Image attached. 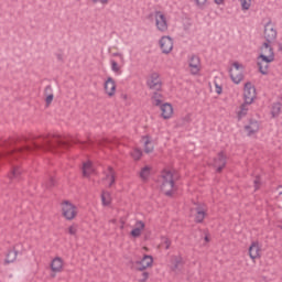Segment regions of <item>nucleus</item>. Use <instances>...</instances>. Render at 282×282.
<instances>
[{
  "instance_id": "bb28decb",
  "label": "nucleus",
  "mask_w": 282,
  "mask_h": 282,
  "mask_svg": "<svg viewBox=\"0 0 282 282\" xmlns=\"http://www.w3.org/2000/svg\"><path fill=\"white\" fill-rule=\"evenodd\" d=\"M250 105L251 104H248V102H243L241 106H240V109L238 110L237 112V116H238V119L241 120V118H246V116H248V111H250Z\"/></svg>"
},
{
  "instance_id": "f257e3e1",
  "label": "nucleus",
  "mask_w": 282,
  "mask_h": 282,
  "mask_svg": "<svg viewBox=\"0 0 282 282\" xmlns=\"http://www.w3.org/2000/svg\"><path fill=\"white\" fill-rule=\"evenodd\" d=\"M74 140L72 138L55 135H46L41 138L39 141L33 142L31 145H24L18 149H10L7 152L1 153V155H12L17 158L19 153H25V151H34V149H43L44 151L56 152V149H69Z\"/></svg>"
},
{
  "instance_id": "e433bc0d",
  "label": "nucleus",
  "mask_w": 282,
  "mask_h": 282,
  "mask_svg": "<svg viewBox=\"0 0 282 282\" xmlns=\"http://www.w3.org/2000/svg\"><path fill=\"white\" fill-rule=\"evenodd\" d=\"M149 276H150L149 272L142 271V273L138 275V282L149 281Z\"/></svg>"
},
{
  "instance_id": "58836bf2",
  "label": "nucleus",
  "mask_w": 282,
  "mask_h": 282,
  "mask_svg": "<svg viewBox=\"0 0 282 282\" xmlns=\"http://www.w3.org/2000/svg\"><path fill=\"white\" fill-rule=\"evenodd\" d=\"M253 184H254V188L256 191H259V188H261V177L260 176H257L253 181Z\"/></svg>"
},
{
  "instance_id": "ddd939ff",
  "label": "nucleus",
  "mask_w": 282,
  "mask_h": 282,
  "mask_svg": "<svg viewBox=\"0 0 282 282\" xmlns=\"http://www.w3.org/2000/svg\"><path fill=\"white\" fill-rule=\"evenodd\" d=\"M159 45L163 54H171L173 52V39L171 36H162Z\"/></svg>"
},
{
  "instance_id": "20e7f679",
  "label": "nucleus",
  "mask_w": 282,
  "mask_h": 282,
  "mask_svg": "<svg viewBox=\"0 0 282 282\" xmlns=\"http://www.w3.org/2000/svg\"><path fill=\"white\" fill-rule=\"evenodd\" d=\"M62 215L67 219V221H72L78 215V207L72 204L69 200H65L62 203Z\"/></svg>"
},
{
  "instance_id": "2eb2a0df",
  "label": "nucleus",
  "mask_w": 282,
  "mask_h": 282,
  "mask_svg": "<svg viewBox=\"0 0 282 282\" xmlns=\"http://www.w3.org/2000/svg\"><path fill=\"white\" fill-rule=\"evenodd\" d=\"M214 166L217 169V173H221L226 167V153L219 152L214 159Z\"/></svg>"
},
{
  "instance_id": "ea45409f",
  "label": "nucleus",
  "mask_w": 282,
  "mask_h": 282,
  "mask_svg": "<svg viewBox=\"0 0 282 282\" xmlns=\"http://www.w3.org/2000/svg\"><path fill=\"white\" fill-rule=\"evenodd\" d=\"M112 56H117L120 59V64L124 65V55L122 53H112Z\"/></svg>"
},
{
  "instance_id": "6e6552de",
  "label": "nucleus",
  "mask_w": 282,
  "mask_h": 282,
  "mask_svg": "<svg viewBox=\"0 0 282 282\" xmlns=\"http://www.w3.org/2000/svg\"><path fill=\"white\" fill-rule=\"evenodd\" d=\"M138 272H144L148 268H153V257L145 254L141 260L134 262Z\"/></svg>"
},
{
  "instance_id": "a19ab883",
  "label": "nucleus",
  "mask_w": 282,
  "mask_h": 282,
  "mask_svg": "<svg viewBox=\"0 0 282 282\" xmlns=\"http://www.w3.org/2000/svg\"><path fill=\"white\" fill-rule=\"evenodd\" d=\"M76 232H78V227H76L75 225H72L70 227H68L69 235H76Z\"/></svg>"
},
{
  "instance_id": "c85d7f7f",
  "label": "nucleus",
  "mask_w": 282,
  "mask_h": 282,
  "mask_svg": "<svg viewBox=\"0 0 282 282\" xmlns=\"http://www.w3.org/2000/svg\"><path fill=\"white\" fill-rule=\"evenodd\" d=\"M91 173H94V164H91V161H87L83 164V175L89 177Z\"/></svg>"
},
{
  "instance_id": "393cba45",
  "label": "nucleus",
  "mask_w": 282,
  "mask_h": 282,
  "mask_svg": "<svg viewBox=\"0 0 282 282\" xmlns=\"http://www.w3.org/2000/svg\"><path fill=\"white\" fill-rule=\"evenodd\" d=\"M141 144L144 147V153H153V141H151V138L149 137H142Z\"/></svg>"
},
{
  "instance_id": "6ab92c4d",
  "label": "nucleus",
  "mask_w": 282,
  "mask_h": 282,
  "mask_svg": "<svg viewBox=\"0 0 282 282\" xmlns=\"http://www.w3.org/2000/svg\"><path fill=\"white\" fill-rule=\"evenodd\" d=\"M105 181L108 182V186H113V184H116V171H113V167L108 166L105 171Z\"/></svg>"
},
{
  "instance_id": "4468645a",
  "label": "nucleus",
  "mask_w": 282,
  "mask_h": 282,
  "mask_svg": "<svg viewBox=\"0 0 282 282\" xmlns=\"http://www.w3.org/2000/svg\"><path fill=\"white\" fill-rule=\"evenodd\" d=\"M206 213H208V207L206 205H198L195 208L194 219L196 224H202L206 219Z\"/></svg>"
},
{
  "instance_id": "dca6fc26",
  "label": "nucleus",
  "mask_w": 282,
  "mask_h": 282,
  "mask_svg": "<svg viewBox=\"0 0 282 282\" xmlns=\"http://www.w3.org/2000/svg\"><path fill=\"white\" fill-rule=\"evenodd\" d=\"M249 257L254 261V259H261V245L259 241L251 242L249 247Z\"/></svg>"
},
{
  "instance_id": "c9c22d12",
  "label": "nucleus",
  "mask_w": 282,
  "mask_h": 282,
  "mask_svg": "<svg viewBox=\"0 0 282 282\" xmlns=\"http://www.w3.org/2000/svg\"><path fill=\"white\" fill-rule=\"evenodd\" d=\"M18 141H19V139H17V138H11L8 141H4V149H10V148L14 147V144H17Z\"/></svg>"
},
{
  "instance_id": "49530a36",
  "label": "nucleus",
  "mask_w": 282,
  "mask_h": 282,
  "mask_svg": "<svg viewBox=\"0 0 282 282\" xmlns=\"http://www.w3.org/2000/svg\"><path fill=\"white\" fill-rule=\"evenodd\" d=\"M84 147L87 148V147H94V141L89 140L88 142H85L84 143Z\"/></svg>"
},
{
  "instance_id": "5fc2aeb1",
  "label": "nucleus",
  "mask_w": 282,
  "mask_h": 282,
  "mask_svg": "<svg viewBox=\"0 0 282 282\" xmlns=\"http://www.w3.org/2000/svg\"><path fill=\"white\" fill-rule=\"evenodd\" d=\"M205 241H208V236L205 237Z\"/></svg>"
},
{
  "instance_id": "3c124183",
  "label": "nucleus",
  "mask_w": 282,
  "mask_h": 282,
  "mask_svg": "<svg viewBox=\"0 0 282 282\" xmlns=\"http://www.w3.org/2000/svg\"><path fill=\"white\" fill-rule=\"evenodd\" d=\"M110 224H118V220L116 218L110 220Z\"/></svg>"
},
{
  "instance_id": "7ed1b4c3",
  "label": "nucleus",
  "mask_w": 282,
  "mask_h": 282,
  "mask_svg": "<svg viewBox=\"0 0 282 282\" xmlns=\"http://www.w3.org/2000/svg\"><path fill=\"white\" fill-rule=\"evenodd\" d=\"M159 182L161 184L160 188L162 193H164V195H166L167 197H171V195H173V189L175 188L173 172H171V170H164L161 173Z\"/></svg>"
},
{
  "instance_id": "a18cd8bd",
  "label": "nucleus",
  "mask_w": 282,
  "mask_h": 282,
  "mask_svg": "<svg viewBox=\"0 0 282 282\" xmlns=\"http://www.w3.org/2000/svg\"><path fill=\"white\" fill-rule=\"evenodd\" d=\"M215 87H216V94L221 95V91H224L221 86H219V84H215Z\"/></svg>"
},
{
  "instance_id": "f3484780",
  "label": "nucleus",
  "mask_w": 282,
  "mask_h": 282,
  "mask_svg": "<svg viewBox=\"0 0 282 282\" xmlns=\"http://www.w3.org/2000/svg\"><path fill=\"white\" fill-rule=\"evenodd\" d=\"M104 89L109 98L116 96V80L112 77H108L104 84Z\"/></svg>"
},
{
  "instance_id": "f704fd0d",
  "label": "nucleus",
  "mask_w": 282,
  "mask_h": 282,
  "mask_svg": "<svg viewBox=\"0 0 282 282\" xmlns=\"http://www.w3.org/2000/svg\"><path fill=\"white\" fill-rule=\"evenodd\" d=\"M15 260H17V251H9L6 259L7 263H12Z\"/></svg>"
},
{
  "instance_id": "7c9ffc66",
  "label": "nucleus",
  "mask_w": 282,
  "mask_h": 282,
  "mask_svg": "<svg viewBox=\"0 0 282 282\" xmlns=\"http://www.w3.org/2000/svg\"><path fill=\"white\" fill-rule=\"evenodd\" d=\"M44 94H46V105H52V100H54V94H52V86H46L44 89Z\"/></svg>"
},
{
  "instance_id": "1a4fd4ad",
  "label": "nucleus",
  "mask_w": 282,
  "mask_h": 282,
  "mask_svg": "<svg viewBox=\"0 0 282 282\" xmlns=\"http://www.w3.org/2000/svg\"><path fill=\"white\" fill-rule=\"evenodd\" d=\"M245 102L251 104L254 102V98H257V89L254 88V85L252 83L248 82L245 84Z\"/></svg>"
},
{
  "instance_id": "0eeeda50",
  "label": "nucleus",
  "mask_w": 282,
  "mask_h": 282,
  "mask_svg": "<svg viewBox=\"0 0 282 282\" xmlns=\"http://www.w3.org/2000/svg\"><path fill=\"white\" fill-rule=\"evenodd\" d=\"M155 26L159 32H166L169 30V22L166 21V15L161 11L154 13Z\"/></svg>"
},
{
  "instance_id": "9b49d317",
  "label": "nucleus",
  "mask_w": 282,
  "mask_h": 282,
  "mask_svg": "<svg viewBox=\"0 0 282 282\" xmlns=\"http://www.w3.org/2000/svg\"><path fill=\"white\" fill-rule=\"evenodd\" d=\"M148 87L154 91H160L162 89V79H160V74L152 73L148 79Z\"/></svg>"
},
{
  "instance_id": "79ce46f5",
  "label": "nucleus",
  "mask_w": 282,
  "mask_h": 282,
  "mask_svg": "<svg viewBox=\"0 0 282 282\" xmlns=\"http://www.w3.org/2000/svg\"><path fill=\"white\" fill-rule=\"evenodd\" d=\"M91 3H100V6H108L111 0H90Z\"/></svg>"
},
{
  "instance_id": "9d476101",
  "label": "nucleus",
  "mask_w": 282,
  "mask_h": 282,
  "mask_svg": "<svg viewBox=\"0 0 282 282\" xmlns=\"http://www.w3.org/2000/svg\"><path fill=\"white\" fill-rule=\"evenodd\" d=\"M261 129V124L257 120H250L248 124L245 126V132L248 138H254L259 130Z\"/></svg>"
},
{
  "instance_id": "f03ea898",
  "label": "nucleus",
  "mask_w": 282,
  "mask_h": 282,
  "mask_svg": "<svg viewBox=\"0 0 282 282\" xmlns=\"http://www.w3.org/2000/svg\"><path fill=\"white\" fill-rule=\"evenodd\" d=\"M270 63H274V48H272L269 42H264L258 56L259 72L263 75L268 74Z\"/></svg>"
},
{
  "instance_id": "09e8293b",
  "label": "nucleus",
  "mask_w": 282,
  "mask_h": 282,
  "mask_svg": "<svg viewBox=\"0 0 282 282\" xmlns=\"http://www.w3.org/2000/svg\"><path fill=\"white\" fill-rule=\"evenodd\" d=\"M121 98H122V100H127V98H128L127 94H122Z\"/></svg>"
},
{
  "instance_id": "c756f323",
  "label": "nucleus",
  "mask_w": 282,
  "mask_h": 282,
  "mask_svg": "<svg viewBox=\"0 0 282 282\" xmlns=\"http://www.w3.org/2000/svg\"><path fill=\"white\" fill-rule=\"evenodd\" d=\"M101 203H102V206H110L111 205V193L104 191L101 193Z\"/></svg>"
},
{
  "instance_id": "412c9836",
  "label": "nucleus",
  "mask_w": 282,
  "mask_h": 282,
  "mask_svg": "<svg viewBox=\"0 0 282 282\" xmlns=\"http://www.w3.org/2000/svg\"><path fill=\"white\" fill-rule=\"evenodd\" d=\"M134 226L135 228L131 230L130 235L131 237L138 238L142 235V230H144L147 225L142 220H137Z\"/></svg>"
},
{
  "instance_id": "8fccbe9b",
  "label": "nucleus",
  "mask_w": 282,
  "mask_h": 282,
  "mask_svg": "<svg viewBox=\"0 0 282 282\" xmlns=\"http://www.w3.org/2000/svg\"><path fill=\"white\" fill-rule=\"evenodd\" d=\"M278 191H279V195H282V185H280V186L278 187Z\"/></svg>"
},
{
  "instance_id": "72a5a7b5",
  "label": "nucleus",
  "mask_w": 282,
  "mask_h": 282,
  "mask_svg": "<svg viewBox=\"0 0 282 282\" xmlns=\"http://www.w3.org/2000/svg\"><path fill=\"white\" fill-rule=\"evenodd\" d=\"M131 158L135 161L140 160V158H142V150L138 148L133 149L131 152Z\"/></svg>"
},
{
  "instance_id": "de8ad7c7",
  "label": "nucleus",
  "mask_w": 282,
  "mask_h": 282,
  "mask_svg": "<svg viewBox=\"0 0 282 282\" xmlns=\"http://www.w3.org/2000/svg\"><path fill=\"white\" fill-rule=\"evenodd\" d=\"M216 6H224V0H214Z\"/></svg>"
},
{
  "instance_id": "423d86ee",
  "label": "nucleus",
  "mask_w": 282,
  "mask_h": 282,
  "mask_svg": "<svg viewBox=\"0 0 282 282\" xmlns=\"http://www.w3.org/2000/svg\"><path fill=\"white\" fill-rule=\"evenodd\" d=\"M229 75L232 83H235V85H239V83L243 80V66L239 64V62H235L232 67L229 69Z\"/></svg>"
},
{
  "instance_id": "4be33fe9",
  "label": "nucleus",
  "mask_w": 282,
  "mask_h": 282,
  "mask_svg": "<svg viewBox=\"0 0 282 282\" xmlns=\"http://www.w3.org/2000/svg\"><path fill=\"white\" fill-rule=\"evenodd\" d=\"M63 258L56 257L51 262V270L52 272H63Z\"/></svg>"
},
{
  "instance_id": "37998d69",
  "label": "nucleus",
  "mask_w": 282,
  "mask_h": 282,
  "mask_svg": "<svg viewBox=\"0 0 282 282\" xmlns=\"http://www.w3.org/2000/svg\"><path fill=\"white\" fill-rule=\"evenodd\" d=\"M194 1L198 8H202L203 6H206V3H208V0H194Z\"/></svg>"
},
{
  "instance_id": "f8f14e48",
  "label": "nucleus",
  "mask_w": 282,
  "mask_h": 282,
  "mask_svg": "<svg viewBox=\"0 0 282 282\" xmlns=\"http://www.w3.org/2000/svg\"><path fill=\"white\" fill-rule=\"evenodd\" d=\"M264 39L267 43H272V41H276V29H274L272 22H268L264 25Z\"/></svg>"
},
{
  "instance_id": "b1692460",
  "label": "nucleus",
  "mask_w": 282,
  "mask_h": 282,
  "mask_svg": "<svg viewBox=\"0 0 282 282\" xmlns=\"http://www.w3.org/2000/svg\"><path fill=\"white\" fill-rule=\"evenodd\" d=\"M282 113V102L275 101L271 105V118H279Z\"/></svg>"
},
{
  "instance_id": "a878e982",
  "label": "nucleus",
  "mask_w": 282,
  "mask_h": 282,
  "mask_svg": "<svg viewBox=\"0 0 282 282\" xmlns=\"http://www.w3.org/2000/svg\"><path fill=\"white\" fill-rule=\"evenodd\" d=\"M124 64H118L116 59H110V69L116 76L122 75V67Z\"/></svg>"
},
{
  "instance_id": "5701e85b",
  "label": "nucleus",
  "mask_w": 282,
  "mask_h": 282,
  "mask_svg": "<svg viewBox=\"0 0 282 282\" xmlns=\"http://www.w3.org/2000/svg\"><path fill=\"white\" fill-rule=\"evenodd\" d=\"M170 263H171V270L173 272H177V270L180 269V265H182L183 263L182 256H172L170 259Z\"/></svg>"
},
{
  "instance_id": "4c0bfd02",
  "label": "nucleus",
  "mask_w": 282,
  "mask_h": 282,
  "mask_svg": "<svg viewBox=\"0 0 282 282\" xmlns=\"http://www.w3.org/2000/svg\"><path fill=\"white\" fill-rule=\"evenodd\" d=\"M252 1L251 0H240V6L242 10H250Z\"/></svg>"
},
{
  "instance_id": "c03bdc74",
  "label": "nucleus",
  "mask_w": 282,
  "mask_h": 282,
  "mask_svg": "<svg viewBox=\"0 0 282 282\" xmlns=\"http://www.w3.org/2000/svg\"><path fill=\"white\" fill-rule=\"evenodd\" d=\"M163 243L165 246V250H169V248H171V240L169 238H165Z\"/></svg>"
},
{
  "instance_id": "2f4dec72",
  "label": "nucleus",
  "mask_w": 282,
  "mask_h": 282,
  "mask_svg": "<svg viewBox=\"0 0 282 282\" xmlns=\"http://www.w3.org/2000/svg\"><path fill=\"white\" fill-rule=\"evenodd\" d=\"M162 100H163L162 94H160V93H154L153 94V96H152V104L155 107H161V105H163Z\"/></svg>"
},
{
  "instance_id": "aec40b11",
  "label": "nucleus",
  "mask_w": 282,
  "mask_h": 282,
  "mask_svg": "<svg viewBox=\"0 0 282 282\" xmlns=\"http://www.w3.org/2000/svg\"><path fill=\"white\" fill-rule=\"evenodd\" d=\"M23 172L21 171V166H19V165H12V167H11V171L9 172V174H8V177H9V180H11V181H17V182H19V180H21V174H22Z\"/></svg>"
},
{
  "instance_id": "a211bd4d",
  "label": "nucleus",
  "mask_w": 282,
  "mask_h": 282,
  "mask_svg": "<svg viewBox=\"0 0 282 282\" xmlns=\"http://www.w3.org/2000/svg\"><path fill=\"white\" fill-rule=\"evenodd\" d=\"M161 116L164 120H169L173 118V106L169 102L163 104L160 106Z\"/></svg>"
},
{
  "instance_id": "603ef678",
  "label": "nucleus",
  "mask_w": 282,
  "mask_h": 282,
  "mask_svg": "<svg viewBox=\"0 0 282 282\" xmlns=\"http://www.w3.org/2000/svg\"><path fill=\"white\" fill-rule=\"evenodd\" d=\"M57 58H58V61H63V55L58 54Z\"/></svg>"
},
{
  "instance_id": "864d4df0",
  "label": "nucleus",
  "mask_w": 282,
  "mask_h": 282,
  "mask_svg": "<svg viewBox=\"0 0 282 282\" xmlns=\"http://www.w3.org/2000/svg\"><path fill=\"white\" fill-rule=\"evenodd\" d=\"M100 144H102L100 141H97V145L100 147Z\"/></svg>"
},
{
  "instance_id": "cd10ccee",
  "label": "nucleus",
  "mask_w": 282,
  "mask_h": 282,
  "mask_svg": "<svg viewBox=\"0 0 282 282\" xmlns=\"http://www.w3.org/2000/svg\"><path fill=\"white\" fill-rule=\"evenodd\" d=\"M56 184V180H54V175L52 174H46V176L43 180L42 186L44 188H52Z\"/></svg>"
},
{
  "instance_id": "39448f33",
  "label": "nucleus",
  "mask_w": 282,
  "mask_h": 282,
  "mask_svg": "<svg viewBox=\"0 0 282 282\" xmlns=\"http://www.w3.org/2000/svg\"><path fill=\"white\" fill-rule=\"evenodd\" d=\"M189 74L192 76H199L202 73V58L197 55H191L187 59Z\"/></svg>"
},
{
  "instance_id": "473e14b6",
  "label": "nucleus",
  "mask_w": 282,
  "mask_h": 282,
  "mask_svg": "<svg viewBox=\"0 0 282 282\" xmlns=\"http://www.w3.org/2000/svg\"><path fill=\"white\" fill-rule=\"evenodd\" d=\"M151 175V167L149 165L144 166L140 172L141 180H149Z\"/></svg>"
}]
</instances>
